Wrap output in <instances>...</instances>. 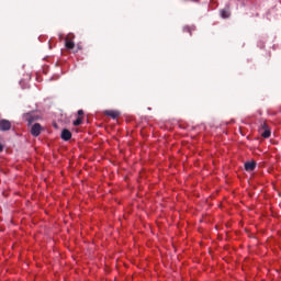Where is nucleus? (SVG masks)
Listing matches in <instances>:
<instances>
[{
	"mask_svg": "<svg viewBox=\"0 0 281 281\" xmlns=\"http://www.w3.org/2000/svg\"><path fill=\"white\" fill-rule=\"evenodd\" d=\"M78 115H79V117H82V115H85V111L79 110V111H78Z\"/></svg>",
	"mask_w": 281,
	"mask_h": 281,
	"instance_id": "13",
	"label": "nucleus"
},
{
	"mask_svg": "<svg viewBox=\"0 0 281 281\" xmlns=\"http://www.w3.org/2000/svg\"><path fill=\"white\" fill-rule=\"evenodd\" d=\"M183 32H188V34H192V29H190V26H184Z\"/></svg>",
	"mask_w": 281,
	"mask_h": 281,
	"instance_id": "11",
	"label": "nucleus"
},
{
	"mask_svg": "<svg viewBox=\"0 0 281 281\" xmlns=\"http://www.w3.org/2000/svg\"><path fill=\"white\" fill-rule=\"evenodd\" d=\"M42 131H43V126H41V123H35L31 127V135H33V137H38Z\"/></svg>",
	"mask_w": 281,
	"mask_h": 281,
	"instance_id": "3",
	"label": "nucleus"
},
{
	"mask_svg": "<svg viewBox=\"0 0 281 281\" xmlns=\"http://www.w3.org/2000/svg\"><path fill=\"white\" fill-rule=\"evenodd\" d=\"M220 14H221L222 19H229V16H231L229 7H226L225 9H222L220 11Z\"/></svg>",
	"mask_w": 281,
	"mask_h": 281,
	"instance_id": "8",
	"label": "nucleus"
},
{
	"mask_svg": "<svg viewBox=\"0 0 281 281\" xmlns=\"http://www.w3.org/2000/svg\"><path fill=\"white\" fill-rule=\"evenodd\" d=\"M0 153H3V145L0 143Z\"/></svg>",
	"mask_w": 281,
	"mask_h": 281,
	"instance_id": "14",
	"label": "nucleus"
},
{
	"mask_svg": "<svg viewBox=\"0 0 281 281\" xmlns=\"http://www.w3.org/2000/svg\"><path fill=\"white\" fill-rule=\"evenodd\" d=\"M72 124L74 126H80V124H82V116H78Z\"/></svg>",
	"mask_w": 281,
	"mask_h": 281,
	"instance_id": "10",
	"label": "nucleus"
},
{
	"mask_svg": "<svg viewBox=\"0 0 281 281\" xmlns=\"http://www.w3.org/2000/svg\"><path fill=\"white\" fill-rule=\"evenodd\" d=\"M24 122H27L29 126L34 124V122H38L41 120V116L36 114V112H27L23 115Z\"/></svg>",
	"mask_w": 281,
	"mask_h": 281,
	"instance_id": "1",
	"label": "nucleus"
},
{
	"mask_svg": "<svg viewBox=\"0 0 281 281\" xmlns=\"http://www.w3.org/2000/svg\"><path fill=\"white\" fill-rule=\"evenodd\" d=\"M261 137H265V139L271 137V130H263V132L261 133Z\"/></svg>",
	"mask_w": 281,
	"mask_h": 281,
	"instance_id": "9",
	"label": "nucleus"
},
{
	"mask_svg": "<svg viewBox=\"0 0 281 281\" xmlns=\"http://www.w3.org/2000/svg\"><path fill=\"white\" fill-rule=\"evenodd\" d=\"M104 115H108V117H112V120H115L116 117H120V112L115 110H106L104 112Z\"/></svg>",
	"mask_w": 281,
	"mask_h": 281,
	"instance_id": "6",
	"label": "nucleus"
},
{
	"mask_svg": "<svg viewBox=\"0 0 281 281\" xmlns=\"http://www.w3.org/2000/svg\"><path fill=\"white\" fill-rule=\"evenodd\" d=\"M61 139H64V142H69V139H71V133L69 130L61 131Z\"/></svg>",
	"mask_w": 281,
	"mask_h": 281,
	"instance_id": "7",
	"label": "nucleus"
},
{
	"mask_svg": "<svg viewBox=\"0 0 281 281\" xmlns=\"http://www.w3.org/2000/svg\"><path fill=\"white\" fill-rule=\"evenodd\" d=\"M245 170L247 172H254V170H256V161L251 160V161L245 162Z\"/></svg>",
	"mask_w": 281,
	"mask_h": 281,
	"instance_id": "5",
	"label": "nucleus"
},
{
	"mask_svg": "<svg viewBox=\"0 0 281 281\" xmlns=\"http://www.w3.org/2000/svg\"><path fill=\"white\" fill-rule=\"evenodd\" d=\"M74 38H76V35H74L72 33H69L65 37V47H66V49H74V47H76V43H74Z\"/></svg>",
	"mask_w": 281,
	"mask_h": 281,
	"instance_id": "2",
	"label": "nucleus"
},
{
	"mask_svg": "<svg viewBox=\"0 0 281 281\" xmlns=\"http://www.w3.org/2000/svg\"><path fill=\"white\" fill-rule=\"evenodd\" d=\"M251 182V178L250 179H248V183H250Z\"/></svg>",
	"mask_w": 281,
	"mask_h": 281,
	"instance_id": "15",
	"label": "nucleus"
},
{
	"mask_svg": "<svg viewBox=\"0 0 281 281\" xmlns=\"http://www.w3.org/2000/svg\"><path fill=\"white\" fill-rule=\"evenodd\" d=\"M261 128L262 131H268L269 130V125H267V123H261Z\"/></svg>",
	"mask_w": 281,
	"mask_h": 281,
	"instance_id": "12",
	"label": "nucleus"
},
{
	"mask_svg": "<svg viewBox=\"0 0 281 281\" xmlns=\"http://www.w3.org/2000/svg\"><path fill=\"white\" fill-rule=\"evenodd\" d=\"M12 128V123L9 120H0V131L5 132Z\"/></svg>",
	"mask_w": 281,
	"mask_h": 281,
	"instance_id": "4",
	"label": "nucleus"
}]
</instances>
